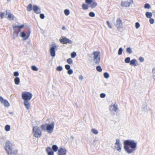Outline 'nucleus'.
I'll use <instances>...</instances> for the list:
<instances>
[{"instance_id":"c756f323","label":"nucleus","mask_w":155,"mask_h":155,"mask_svg":"<svg viewBox=\"0 0 155 155\" xmlns=\"http://www.w3.org/2000/svg\"><path fill=\"white\" fill-rule=\"evenodd\" d=\"M144 8L145 9H150L151 8L150 5L148 3H146L144 5Z\"/></svg>"},{"instance_id":"f257e3e1","label":"nucleus","mask_w":155,"mask_h":155,"mask_svg":"<svg viewBox=\"0 0 155 155\" xmlns=\"http://www.w3.org/2000/svg\"><path fill=\"white\" fill-rule=\"evenodd\" d=\"M123 145L124 150L128 154L134 153L137 149V142L134 140H124Z\"/></svg>"},{"instance_id":"9b49d317","label":"nucleus","mask_w":155,"mask_h":155,"mask_svg":"<svg viewBox=\"0 0 155 155\" xmlns=\"http://www.w3.org/2000/svg\"><path fill=\"white\" fill-rule=\"evenodd\" d=\"M122 26L123 25L121 20L120 18H117V19L116 23L115 24V26L117 28H121Z\"/></svg>"},{"instance_id":"a878e982","label":"nucleus","mask_w":155,"mask_h":155,"mask_svg":"<svg viewBox=\"0 0 155 155\" xmlns=\"http://www.w3.org/2000/svg\"><path fill=\"white\" fill-rule=\"evenodd\" d=\"M20 82V79L18 77H16L14 79V82L15 84H19Z\"/></svg>"},{"instance_id":"680f3d73","label":"nucleus","mask_w":155,"mask_h":155,"mask_svg":"<svg viewBox=\"0 0 155 155\" xmlns=\"http://www.w3.org/2000/svg\"><path fill=\"white\" fill-rule=\"evenodd\" d=\"M7 1L8 2H10V1L11 0H7Z\"/></svg>"},{"instance_id":"4c0bfd02","label":"nucleus","mask_w":155,"mask_h":155,"mask_svg":"<svg viewBox=\"0 0 155 155\" xmlns=\"http://www.w3.org/2000/svg\"><path fill=\"white\" fill-rule=\"evenodd\" d=\"M31 69L34 71H37L38 70V68L36 66L34 65L31 66Z\"/></svg>"},{"instance_id":"f8f14e48","label":"nucleus","mask_w":155,"mask_h":155,"mask_svg":"<svg viewBox=\"0 0 155 155\" xmlns=\"http://www.w3.org/2000/svg\"><path fill=\"white\" fill-rule=\"evenodd\" d=\"M0 101L2 104H4V105L5 107H8L10 106V104L8 101L4 99L2 96H0Z\"/></svg>"},{"instance_id":"2f4dec72","label":"nucleus","mask_w":155,"mask_h":155,"mask_svg":"<svg viewBox=\"0 0 155 155\" xmlns=\"http://www.w3.org/2000/svg\"><path fill=\"white\" fill-rule=\"evenodd\" d=\"M96 70L97 71L101 72L102 71V69L100 66L98 65L96 67Z\"/></svg>"},{"instance_id":"9d476101","label":"nucleus","mask_w":155,"mask_h":155,"mask_svg":"<svg viewBox=\"0 0 155 155\" xmlns=\"http://www.w3.org/2000/svg\"><path fill=\"white\" fill-rule=\"evenodd\" d=\"M60 42L63 44H71L72 43V41L69 39L64 37L62 39H60L59 40Z\"/></svg>"},{"instance_id":"412c9836","label":"nucleus","mask_w":155,"mask_h":155,"mask_svg":"<svg viewBox=\"0 0 155 155\" xmlns=\"http://www.w3.org/2000/svg\"><path fill=\"white\" fill-rule=\"evenodd\" d=\"M97 5V2L95 1H93L89 5V6L91 7V8H95Z\"/></svg>"},{"instance_id":"20e7f679","label":"nucleus","mask_w":155,"mask_h":155,"mask_svg":"<svg viewBox=\"0 0 155 155\" xmlns=\"http://www.w3.org/2000/svg\"><path fill=\"white\" fill-rule=\"evenodd\" d=\"M25 26L24 24L21 25H13L14 32L13 35V38L15 39L18 37V33L21 31V29Z\"/></svg>"},{"instance_id":"c03bdc74","label":"nucleus","mask_w":155,"mask_h":155,"mask_svg":"<svg viewBox=\"0 0 155 155\" xmlns=\"http://www.w3.org/2000/svg\"><path fill=\"white\" fill-rule=\"evenodd\" d=\"M73 73V71L72 69H70L68 70L67 71V73L69 75Z\"/></svg>"},{"instance_id":"dca6fc26","label":"nucleus","mask_w":155,"mask_h":155,"mask_svg":"<svg viewBox=\"0 0 155 155\" xmlns=\"http://www.w3.org/2000/svg\"><path fill=\"white\" fill-rule=\"evenodd\" d=\"M46 151L48 154V155H54V153L52 150L51 147H50L46 148Z\"/></svg>"},{"instance_id":"ea45409f","label":"nucleus","mask_w":155,"mask_h":155,"mask_svg":"<svg viewBox=\"0 0 155 155\" xmlns=\"http://www.w3.org/2000/svg\"><path fill=\"white\" fill-rule=\"evenodd\" d=\"M89 16L92 17H94L95 16V14L94 12H91L89 13Z\"/></svg>"},{"instance_id":"c9c22d12","label":"nucleus","mask_w":155,"mask_h":155,"mask_svg":"<svg viewBox=\"0 0 155 155\" xmlns=\"http://www.w3.org/2000/svg\"><path fill=\"white\" fill-rule=\"evenodd\" d=\"M123 49L121 47H120L118 50V55H120L122 54Z\"/></svg>"},{"instance_id":"3c124183","label":"nucleus","mask_w":155,"mask_h":155,"mask_svg":"<svg viewBox=\"0 0 155 155\" xmlns=\"http://www.w3.org/2000/svg\"><path fill=\"white\" fill-rule=\"evenodd\" d=\"M65 68L66 70H68L70 69V66L68 64H66L65 65Z\"/></svg>"},{"instance_id":"a19ab883","label":"nucleus","mask_w":155,"mask_h":155,"mask_svg":"<svg viewBox=\"0 0 155 155\" xmlns=\"http://www.w3.org/2000/svg\"><path fill=\"white\" fill-rule=\"evenodd\" d=\"M93 0H85V2L87 4L89 5L92 2Z\"/></svg>"},{"instance_id":"1a4fd4ad","label":"nucleus","mask_w":155,"mask_h":155,"mask_svg":"<svg viewBox=\"0 0 155 155\" xmlns=\"http://www.w3.org/2000/svg\"><path fill=\"white\" fill-rule=\"evenodd\" d=\"M31 31L29 28H28V31L27 34L24 31H22L20 33V36L24 38L25 40L27 39L30 36Z\"/></svg>"},{"instance_id":"a18cd8bd","label":"nucleus","mask_w":155,"mask_h":155,"mask_svg":"<svg viewBox=\"0 0 155 155\" xmlns=\"http://www.w3.org/2000/svg\"><path fill=\"white\" fill-rule=\"evenodd\" d=\"M113 107L114 108V110L115 112H116L118 109L117 106L116 104H114L113 105Z\"/></svg>"},{"instance_id":"72a5a7b5","label":"nucleus","mask_w":155,"mask_h":155,"mask_svg":"<svg viewBox=\"0 0 155 155\" xmlns=\"http://www.w3.org/2000/svg\"><path fill=\"white\" fill-rule=\"evenodd\" d=\"M65 15L66 16H68L70 14L69 10L68 9H66L64 11Z\"/></svg>"},{"instance_id":"423d86ee","label":"nucleus","mask_w":155,"mask_h":155,"mask_svg":"<svg viewBox=\"0 0 155 155\" xmlns=\"http://www.w3.org/2000/svg\"><path fill=\"white\" fill-rule=\"evenodd\" d=\"M32 96V94L29 92H24L22 95V97L24 101H30Z\"/></svg>"},{"instance_id":"f704fd0d","label":"nucleus","mask_w":155,"mask_h":155,"mask_svg":"<svg viewBox=\"0 0 155 155\" xmlns=\"http://www.w3.org/2000/svg\"><path fill=\"white\" fill-rule=\"evenodd\" d=\"M103 75L104 78L106 79L108 78L109 77V74L107 72H104L103 74Z\"/></svg>"},{"instance_id":"5fc2aeb1","label":"nucleus","mask_w":155,"mask_h":155,"mask_svg":"<svg viewBox=\"0 0 155 155\" xmlns=\"http://www.w3.org/2000/svg\"><path fill=\"white\" fill-rule=\"evenodd\" d=\"M4 15L5 13L4 12H2L0 13V17L2 19L4 18Z\"/></svg>"},{"instance_id":"5701e85b","label":"nucleus","mask_w":155,"mask_h":155,"mask_svg":"<svg viewBox=\"0 0 155 155\" xmlns=\"http://www.w3.org/2000/svg\"><path fill=\"white\" fill-rule=\"evenodd\" d=\"M100 58H94L93 61L95 64L97 65H99L100 62Z\"/></svg>"},{"instance_id":"a211bd4d","label":"nucleus","mask_w":155,"mask_h":155,"mask_svg":"<svg viewBox=\"0 0 155 155\" xmlns=\"http://www.w3.org/2000/svg\"><path fill=\"white\" fill-rule=\"evenodd\" d=\"M24 104L27 110H29L30 107V104L29 101H24Z\"/></svg>"},{"instance_id":"39448f33","label":"nucleus","mask_w":155,"mask_h":155,"mask_svg":"<svg viewBox=\"0 0 155 155\" xmlns=\"http://www.w3.org/2000/svg\"><path fill=\"white\" fill-rule=\"evenodd\" d=\"M33 135L36 138L40 137L41 136V131L39 127L37 126L33 127Z\"/></svg>"},{"instance_id":"393cba45","label":"nucleus","mask_w":155,"mask_h":155,"mask_svg":"<svg viewBox=\"0 0 155 155\" xmlns=\"http://www.w3.org/2000/svg\"><path fill=\"white\" fill-rule=\"evenodd\" d=\"M52 150L54 152H56L58 150V147L56 145H53L52 146Z\"/></svg>"},{"instance_id":"8fccbe9b","label":"nucleus","mask_w":155,"mask_h":155,"mask_svg":"<svg viewBox=\"0 0 155 155\" xmlns=\"http://www.w3.org/2000/svg\"><path fill=\"white\" fill-rule=\"evenodd\" d=\"M149 22L150 24H153L154 23V19L152 18H150L149 19Z\"/></svg>"},{"instance_id":"6e6d98bb","label":"nucleus","mask_w":155,"mask_h":155,"mask_svg":"<svg viewBox=\"0 0 155 155\" xmlns=\"http://www.w3.org/2000/svg\"><path fill=\"white\" fill-rule=\"evenodd\" d=\"M107 24L108 25V27H109L110 28H112L111 26L110 25L109 21H107L106 22Z\"/></svg>"},{"instance_id":"2eb2a0df","label":"nucleus","mask_w":155,"mask_h":155,"mask_svg":"<svg viewBox=\"0 0 155 155\" xmlns=\"http://www.w3.org/2000/svg\"><path fill=\"white\" fill-rule=\"evenodd\" d=\"M131 4L130 1H122L121 5L123 7H128L130 6Z\"/></svg>"},{"instance_id":"bb28decb","label":"nucleus","mask_w":155,"mask_h":155,"mask_svg":"<svg viewBox=\"0 0 155 155\" xmlns=\"http://www.w3.org/2000/svg\"><path fill=\"white\" fill-rule=\"evenodd\" d=\"M33 9L31 4H29L27 7V9L28 11L30 12Z\"/></svg>"},{"instance_id":"c85d7f7f","label":"nucleus","mask_w":155,"mask_h":155,"mask_svg":"<svg viewBox=\"0 0 155 155\" xmlns=\"http://www.w3.org/2000/svg\"><path fill=\"white\" fill-rule=\"evenodd\" d=\"M130 58L127 57L124 60V62L126 63H130Z\"/></svg>"},{"instance_id":"cd10ccee","label":"nucleus","mask_w":155,"mask_h":155,"mask_svg":"<svg viewBox=\"0 0 155 155\" xmlns=\"http://www.w3.org/2000/svg\"><path fill=\"white\" fill-rule=\"evenodd\" d=\"M89 5L87 4H83L82 5V8L83 9L86 10L88 9Z\"/></svg>"},{"instance_id":"de8ad7c7","label":"nucleus","mask_w":155,"mask_h":155,"mask_svg":"<svg viewBox=\"0 0 155 155\" xmlns=\"http://www.w3.org/2000/svg\"><path fill=\"white\" fill-rule=\"evenodd\" d=\"M19 75V72L18 71H15L14 72L13 75L16 77L18 76Z\"/></svg>"},{"instance_id":"f03ea898","label":"nucleus","mask_w":155,"mask_h":155,"mask_svg":"<svg viewBox=\"0 0 155 155\" xmlns=\"http://www.w3.org/2000/svg\"><path fill=\"white\" fill-rule=\"evenodd\" d=\"M54 126V122L53 121L51 124H42L40 128L42 130L44 131L47 130L48 133L51 134L53 131Z\"/></svg>"},{"instance_id":"7c9ffc66","label":"nucleus","mask_w":155,"mask_h":155,"mask_svg":"<svg viewBox=\"0 0 155 155\" xmlns=\"http://www.w3.org/2000/svg\"><path fill=\"white\" fill-rule=\"evenodd\" d=\"M126 51L129 54H131L132 53V50L130 47H127L126 48Z\"/></svg>"},{"instance_id":"4d7b16f0","label":"nucleus","mask_w":155,"mask_h":155,"mask_svg":"<svg viewBox=\"0 0 155 155\" xmlns=\"http://www.w3.org/2000/svg\"><path fill=\"white\" fill-rule=\"evenodd\" d=\"M79 78L80 81H82L83 79V76L81 75L79 76Z\"/></svg>"},{"instance_id":"e433bc0d","label":"nucleus","mask_w":155,"mask_h":155,"mask_svg":"<svg viewBox=\"0 0 155 155\" xmlns=\"http://www.w3.org/2000/svg\"><path fill=\"white\" fill-rule=\"evenodd\" d=\"M63 67L62 66H58L56 68V70L58 71H61Z\"/></svg>"},{"instance_id":"aec40b11","label":"nucleus","mask_w":155,"mask_h":155,"mask_svg":"<svg viewBox=\"0 0 155 155\" xmlns=\"http://www.w3.org/2000/svg\"><path fill=\"white\" fill-rule=\"evenodd\" d=\"M6 15H8V17L10 20H14V16L11 13L8 14L7 11H6Z\"/></svg>"},{"instance_id":"052dcab7","label":"nucleus","mask_w":155,"mask_h":155,"mask_svg":"<svg viewBox=\"0 0 155 155\" xmlns=\"http://www.w3.org/2000/svg\"><path fill=\"white\" fill-rule=\"evenodd\" d=\"M9 113L10 114H13V113L12 112H10Z\"/></svg>"},{"instance_id":"6ab92c4d","label":"nucleus","mask_w":155,"mask_h":155,"mask_svg":"<svg viewBox=\"0 0 155 155\" xmlns=\"http://www.w3.org/2000/svg\"><path fill=\"white\" fill-rule=\"evenodd\" d=\"M100 51H95L93 52L94 58H100Z\"/></svg>"},{"instance_id":"864d4df0","label":"nucleus","mask_w":155,"mask_h":155,"mask_svg":"<svg viewBox=\"0 0 155 155\" xmlns=\"http://www.w3.org/2000/svg\"><path fill=\"white\" fill-rule=\"evenodd\" d=\"M45 15L43 13L40 14V17L41 19H43L45 18Z\"/></svg>"},{"instance_id":"58836bf2","label":"nucleus","mask_w":155,"mask_h":155,"mask_svg":"<svg viewBox=\"0 0 155 155\" xmlns=\"http://www.w3.org/2000/svg\"><path fill=\"white\" fill-rule=\"evenodd\" d=\"M76 55V53L74 51H73L71 54V56L72 58H75Z\"/></svg>"},{"instance_id":"37998d69","label":"nucleus","mask_w":155,"mask_h":155,"mask_svg":"<svg viewBox=\"0 0 155 155\" xmlns=\"http://www.w3.org/2000/svg\"><path fill=\"white\" fill-rule=\"evenodd\" d=\"M67 62L69 64H71L72 63V60L71 58H68L67 60Z\"/></svg>"},{"instance_id":"f3484780","label":"nucleus","mask_w":155,"mask_h":155,"mask_svg":"<svg viewBox=\"0 0 155 155\" xmlns=\"http://www.w3.org/2000/svg\"><path fill=\"white\" fill-rule=\"evenodd\" d=\"M130 64L131 65L134 66H136L139 64L137 60L135 59H134L130 61Z\"/></svg>"},{"instance_id":"09e8293b","label":"nucleus","mask_w":155,"mask_h":155,"mask_svg":"<svg viewBox=\"0 0 155 155\" xmlns=\"http://www.w3.org/2000/svg\"><path fill=\"white\" fill-rule=\"evenodd\" d=\"M106 96V94L105 93H102L100 94V97L101 98H104Z\"/></svg>"},{"instance_id":"e2e57ef3","label":"nucleus","mask_w":155,"mask_h":155,"mask_svg":"<svg viewBox=\"0 0 155 155\" xmlns=\"http://www.w3.org/2000/svg\"><path fill=\"white\" fill-rule=\"evenodd\" d=\"M71 138H73V137L72 136H71Z\"/></svg>"},{"instance_id":"79ce46f5","label":"nucleus","mask_w":155,"mask_h":155,"mask_svg":"<svg viewBox=\"0 0 155 155\" xmlns=\"http://www.w3.org/2000/svg\"><path fill=\"white\" fill-rule=\"evenodd\" d=\"M91 131L93 134H97L98 133L97 130L95 129H92L91 130Z\"/></svg>"},{"instance_id":"0eeeda50","label":"nucleus","mask_w":155,"mask_h":155,"mask_svg":"<svg viewBox=\"0 0 155 155\" xmlns=\"http://www.w3.org/2000/svg\"><path fill=\"white\" fill-rule=\"evenodd\" d=\"M116 141L115 143L116 146L115 147V148L118 152H120L122 147V143L118 139H116Z\"/></svg>"},{"instance_id":"13d9d810","label":"nucleus","mask_w":155,"mask_h":155,"mask_svg":"<svg viewBox=\"0 0 155 155\" xmlns=\"http://www.w3.org/2000/svg\"><path fill=\"white\" fill-rule=\"evenodd\" d=\"M62 29L63 30H64L65 29V28L64 26H63L62 27Z\"/></svg>"},{"instance_id":"6e6552de","label":"nucleus","mask_w":155,"mask_h":155,"mask_svg":"<svg viewBox=\"0 0 155 155\" xmlns=\"http://www.w3.org/2000/svg\"><path fill=\"white\" fill-rule=\"evenodd\" d=\"M57 46L55 44H52L51 47L50 48V55L52 57L55 56V49L57 48Z\"/></svg>"},{"instance_id":"473e14b6","label":"nucleus","mask_w":155,"mask_h":155,"mask_svg":"<svg viewBox=\"0 0 155 155\" xmlns=\"http://www.w3.org/2000/svg\"><path fill=\"white\" fill-rule=\"evenodd\" d=\"M5 130L7 131H9L10 130V127L9 125H6L5 127Z\"/></svg>"},{"instance_id":"b1692460","label":"nucleus","mask_w":155,"mask_h":155,"mask_svg":"<svg viewBox=\"0 0 155 155\" xmlns=\"http://www.w3.org/2000/svg\"><path fill=\"white\" fill-rule=\"evenodd\" d=\"M145 16L148 18H151L152 16V13L151 12H147L145 13Z\"/></svg>"},{"instance_id":"ddd939ff","label":"nucleus","mask_w":155,"mask_h":155,"mask_svg":"<svg viewBox=\"0 0 155 155\" xmlns=\"http://www.w3.org/2000/svg\"><path fill=\"white\" fill-rule=\"evenodd\" d=\"M67 153V150L65 148H60L58 150V155H65Z\"/></svg>"},{"instance_id":"bf43d9fd","label":"nucleus","mask_w":155,"mask_h":155,"mask_svg":"<svg viewBox=\"0 0 155 155\" xmlns=\"http://www.w3.org/2000/svg\"><path fill=\"white\" fill-rule=\"evenodd\" d=\"M96 141V140H93V144H94V143Z\"/></svg>"},{"instance_id":"0e129e2a","label":"nucleus","mask_w":155,"mask_h":155,"mask_svg":"<svg viewBox=\"0 0 155 155\" xmlns=\"http://www.w3.org/2000/svg\"><path fill=\"white\" fill-rule=\"evenodd\" d=\"M130 1H131L133 3V1H132V0H131Z\"/></svg>"},{"instance_id":"7ed1b4c3","label":"nucleus","mask_w":155,"mask_h":155,"mask_svg":"<svg viewBox=\"0 0 155 155\" xmlns=\"http://www.w3.org/2000/svg\"><path fill=\"white\" fill-rule=\"evenodd\" d=\"M12 144L9 141H7L6 143L5 149L7 152V153L8 154V155L10 154H12L13 153L15 155H17L18 153V150H15L12 152V148L11 147Z\"/></svg>"},{"instance_id":"4468645a","label":"nucleus","mask_w":155,"mask_h":155,"mask_svg":"<svg viewBox=\"0 0 155 155\" xmlns=\"http://www.w3.org/2000/svg\"><path fill=\"white\" fill-rule=\"evenodd\" d=\"M33 10L34 12L37 14H39L41 12L40 8H39L36 5H33Z\"/></svg>"},{"instance_id":"4be33fe9","label":"nucleus","mask_w":155,"mask_h":155,"mask_svg":"<svg viewBox=\"0 0 155 155\" xmlns=\"http://www.w3.org/2000/svg\"><path fill=\"white\" fill-rule=\"evenodd\" d=\"M142 109L143 111L145 112H147L148 111V108L147 107V104H143L142 107Z\"/></svg>"},{"instance_id":"49530a36","label":"nucleus","mask_w":155,"mask_h":155,"mask_svg":"<svg viewBox=\"0 0 155 155\" xmlns=\"http://www.w3.org/2000/svg\"><path fill=\"white\" fill-rule=\"evenodd\" d=\"M140 27V24L138 22H136L135 24V27L136 29H138Z\"/></svg>"},{"instance_id":"603ef678","label":"nucleus","mask_w":155,"mask_h":155,"mask_svg":"<svg viewBox=\"0 0 155 155\" xmlns=\"http://www.w3.org/2000/svg\"><path fill=\"white\" fill-rule=\"evenodd\" d=\"M139 60L140 62H142L144 61V59L142 57H140L139 58Z\"/></svg>"}]
</instances>
